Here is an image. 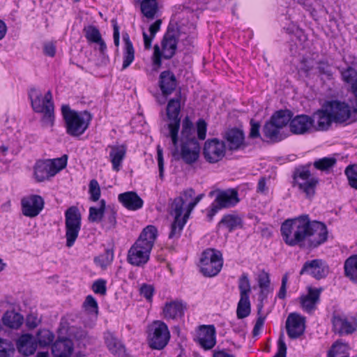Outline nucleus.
I'll list each match as a JSON object with an SVG mask.
<instances>
[{"mask_svg": "<svg viewBox=\"0 0 357 357\" xmlns=\"http://www.w3.org/2000/svg\"><path fill=\"white\" fill-rule=\"evenodd\" d=\"M280 231L284 241L290 246L317 248L328 238L326 225L319 221H311L307 215L285 220Z\"/></svg>", "mask_w": 357, "mask_h": 357, "instance_id": "obj_1", "label": "nucleus"}, {"mask_svg": "<svg viewBox=\"0 0 357 357\" xmlns=\"http://www.w3.org/2000/svg\"><path fill=\"white\" fill-rule=\"evenodd\" d=\"M164 136L170 140L169 149L176 160L181 159L188 165H192L198 160L200 146L195 135L193 123L188 116H186L182 122L180 146L178 145V125L172 126L170 132L164 133Z\"/></svg>", "mask_w": 357, "mask_h": 357, "instance_id": "obj_2", "label": "nucleus"}, {"mask_svg": "<svg viewBox=\"0 0 357 357\" xmlns=\"http://www.w3.org/2000/svg\"><path fill=\"white\" fill-rule=\"evenodd\" d=\"M157 235L158 230L155 226L145 227L128 252V263L135 266H144L149 260Z\"/></svg>", "mask_w": 357, "mask_h": 357, "instance_id": "obj_3", "label": "nucleus"}, {"mask_svg": "<svg viewBox=\"0 0 357 357\" xmlns=\"http://www.w3.org/2000/svg\"><path fill=\"white\" fill-rule=\"evenodd\" d=\"M29 96L34 112L43 114L41 118L43 126L52 127L54 121V107L51 91H48L45 96H43L39 90L31 89Z\"/></svg>", "mask_w": 357, "mask_h": 357, "instance_id": "obj_4", "label": "nucleus"}, {"mask_svg": "<svg viewBox=\"0 0 357 357\" xmlns=\"http://www.w3.org/2000/svg\"><path fill=\"white\" fill-rule=\"evenodd\" d=\"M61 112L65 120L66 132L73 137L83 134L92 119V116L89 112H76L71 109L68 105H63Z\"/></svg>", "mask_w": 357, "mask_h": 357, "instance_id": "obj_5", "label": "nucleus"}, {"mask_svg": "<svg viewBox=\"0 0 357 357\" xmlns=\"http://www.w3.org/2000/svg\"><path fill=\"white\" fill-rule=\"evenodd\" d=\"M68 155L61 158L38 160L33 167L34 177L38 182H43L54 176L66 167Z\"/></svg>", "mask_w": 357, "mask_h": 357, "instance_id": "obj_6", "label": "nucleus"}, {"mask_svg": "<svg viewBox=\"0 0 357 357\" xmlns=\"http://www.w3.org/2000/svg\"><path fill=\"white\" fill-rule=\"evenodd\" d=\"M209 195L215 197L207 213V218L210 221L220 210L233 207L240 201L238 192L236 189L217 190L211 191Z\"/></svg>", "mask_w": 357, "mask_h": 357, "instance_id": "obj_7", "label": "nucleus"}, {"mask_svg": "<svg viewBox=\"0 0 357 357\" xmlns=\"http://www.w3.org/2000/svg\"><path fill=\"white\" fill-rule=\"evenodd\" d=\"M200 270L206 277H213L221 271L223 259L220 251L208 249L202 252L200 259Z\"/></svg>", "mask_w": 357, "mask_h": 357, "instance_id": "obj_8", "label": "nucleus"}, {"mask_svg": "<svg viewBox=\"0 0 357 357\" xmlns=\"http://www.w3.org/2000/svg\"><path fill=\"white\" fill-rule=\"evenodd\" d=\"M294 185L298 186L299 190L304 193L307 198L314 196L315 188L318 184L317 178L312 176L306 167L297 168L294 174Z\"/></svg>", "mask_w": 357, "mask_h": 357, "instance_id": "obj_9", "label": "nucleus"}, {"mask_svg": "<svg viewBox=\"0 0 357 357\" xmlns=\"http://www.w3.org/2000/svg\"><path fill=\"white\" fill-rule=\"evenodd\" d=\"M66 246L72 247L81 229V214L76 206H71L65 213Z\"/></svg>", "mask_w": 357, "mask_h": 357, "instance_id": "obj_10", "label": "nucleus"}, {"mask_svg": "<svg viewBox=\"0 0 357 357\" xmlns=\"http://www.w3.org/2000/svg\"><path fill=\"white\" fill-rule=\"evenodd\" d=\"M169 331L163 321H155L149 326V344L152 349H163L169 342Z\"/></svg>", "mask_w": 357, "mask_h": 357, "instance_id": "obj_11", "label": "nucleus"}, {"mask_svg": "<svg viewBox=\"0 0 357 357\" xmlns=\"http://www.w3.org/2000/svg\"><path fill=\"white\" fill-rule=\"evenodd\" d=\"M177 48V39L173 33H166L162 40V51L158 45L154 46L152 56L153 64L156 67L161 66V58L170 59L174 56Z\"/></svg>", "mask_w": 357, "mask_h": 357, "instance_id": "obj_12", "label": "nucleus"}, {"mask_svg": "<svg viewBox=\"0 0 357 357\" xmlns=\"http://www.w3.org/2000/svg\"><path fill=\"white\" fill-rule=\"evenodd\" d=\"M329 110L335 123H344L357 114V107L352 99L348 102L333 100L330 102Z\"/></svg>", "mask_w": 357, "mask_h": 357, "instance_id": "obj_13", "label": "nucleus"}, {"mask_svg": "<svg viewBox=\"0 0 357 357\" xmlns=\"http://www.w3.org/2000/svg\"><path fill=\"white\" fill-rule=\"evenodd\" d=\"M331 322L333 331L340 336L351 335L357 330V321L342 313H333Z\"/></svg>", "mask_w": 357, "mask_h": 357, "instance_id": "obj_14", "label": "nucleus"}, {"mask_svg": "<svg viewBox=\"0 0 357 357\" xmlns=\"http://www.w3.org/2000/svg\"><path fill=\"white\" fill-rule=\"evenodd\" d=\"M203 153L208 162H217L225 155V144L217 139H208L204 144Z\"/></svg>", "mask_w": 357, "mask_h": 357, "instance_id": "obj_15", "label": "nucleus"}, {"mask_svg": "<svg viewBox=\"0 0 357 357\" xmlns=\"http://www.w3.org/2000/svg\"><path fill=\"white\" fill-rule=\"evenodd\" d=\"M22 214L26 217L37 216L44 207V201L39 195H30L21 200Z\"/></svg>", "mask_w": 357, "mask_h": 357, "instance_id": "obj_16", "label": "nucleus"}, {"mask_svg": "<svg viewBox=\"0 0 357 357\" xmlns=\"http://www.w3.org/2000/svg\"><path fill=\"white\" fill-rule=\"evenodd\" d=\"M328 273V266L319 259L306 261L300 271L301 275L309 274L316 279L325 278Z\"/></svg>", "mask_w": 357, "mask_h": 357, "instance_id": "obj_17", "label": "nucleus"}, {"mask_svg": "<svg viewBox=\"0 0 357 357\" xmlns=\"http://www.w3.org/2000/svg\"><path fill=\"white\" fill-rule=\"evenodd\" d=\"M286 328L290 338L299 337L305 331V319L297 313H291L286 321Z\"/></svg>", "mask_w": 357, "mask_h": 357, "instance_id": "obj_18", "label": "nucleus"}, {"mask_svg": "<svg viewBox=\"0 0 357 357\" xmlns=\"http://www.w3.org/2000/svg\"><path fill=\"white\" fill-rule=\"evenodd\" d=\"M321 291V288H312L310 287L307 288V294L299 298L301 306L303 311L311 314L317 309V305L320 301Z\"/></svg>", "mask_w": 357, "mask_h": 357, "instance_id": "obj_19", "label": "nucleus"}, {"mask_svg": "<svg viewBox=\"0 0 357 357\" xmlns=\"http://www.w3.org/2000/svg\"><path fill=\"white\" fill-rule=\"evenodd\" d=\"M290 130L296 135H303L314 128L313 119L305 114L297 115L289 123Z\"/></svg>", "mask_w": 357, "mask_h": 357, "instance_id": "obj_20", "label": "nucleus"}, {"mask_svg": "<svg viewBox=\"0 0 357 357\" xmlns=\"http://www.w3.org/2000/svg\"><path fill=\"white\" fill-rule=\"evenodd\" d=\"M181 110V92L176 97L169 100L167 106V115L171 122L168 124V131L170 132L172 126L178 125V131L180 128L181 119L178 117Z\"/></svg>", "mask_w": 357, "mask_h": 357, "instance_id": "obj_21", "label": "nucleus"}, {"mask_svg": "<svg viewBox=\"0 0 357 357\" xmlns=\"http://www.w3.org/2000/svg\"><path fill=\"white\" fill-rule=\"evenodd\" d=\"M197 342L206 350L212 349L216 343L215 329L214 326H201L197 337Z\"/></svg>", "mask_w": 357, "mask_h": 357, "instance_id": "obj_22", "label": "nucleus"}, {"mask_svg": "<svg viewBox=\"0 0 357 357\" xmlns=\"http://www.w3.org/2000/svg\"><path fill=\"white\" fill-rule=\"evenodd\" d=\"M105 343L109 351L116 357H130L127 353L125 346L121 341L110 331L104 333Z\"/></svg>", "mask_w": 357, "mask_h": 357, "instance_id": "obj_23", "label": "nucleus"}, {"mask_svg": "<svg viewBox=\"0 0 357 357\" xmlns=\"http://www.w3.org/2000/svg\"><path fill=\"white\" fill-rule=\"evenodd\" d=\"M186 309L185 303L182 301L175 300L167 302L162 312L165 319H177L183 317Z\"/></svg>", "mask_w": 357, "mask_h": 357, "instance_id": "obj_24", "label": "nucleus"}, {"mask_svg": "<svg viewBox=\"0 0 357 357\" xmlns=\"http://www.w3.org/2000/svg\"><path fill=\"white\" fill-rule=\"evenodd\" d=\"M118 200L125 208L130 211H137L141 208L144 204L141 197L133 191L119 194Z\"/></svg>", "mask_w": 357, "mask_h": 357, "instance_id": "obj_25", "label": "nucleus"}, {"mask_svg": "<svg viewBox=\"0 0 357 357\" xmlns=\"http://www.w3.org/2000/svg\"><path fill=\"white\" fill-rule=\"evenodd\" d=\"M316 130L326 131L331 126L333 118L330 110H318L311 117Z\"/></svg>", "mask_w": 357, "mask_h": 357, "instance_id": "obj_26", "label": "nucleus"}, {"mask_svg": "<svg viewBox=\"0 0 357 357\" xmlns=\"http://www.w3.org/2000/svg\"><path fill=\"white\" fill-rule=\"evenodd\" d=\"M108 148L110 149L109 157L112 165V169L119 172L126 157V146L124 144L109 145Z\"/></svg>", "mask_w": 357, "mask_h": 357, "instance_id": "obj_27", "label": "nucleus"}, {"mask_svg": "<svg viewBox=\"0 0 357 357\" xmlns=\"http://www.w3.org/2000/svg\"><path fill=\"white\" fill-rule=\"evenodd\" d=\"M18 351L24 356L34 354L37 349V342L30 334L22 335L17 341Z\"/></svg>", "mask_w": 357, "mask_h": 357, "instance_id": "obj_28", "label": "nucleus"}, {"mask_svg": "<svg viewBox=\"0 0 357 357\" xmlns=\"http://www.w3.org/2000/svg\"><path fill=\"white\" fill-rule=\"evenodd\" d=\"M123 64L122 70L128 68L135 59V49L128 33H123Z\"/></svg>", "mask_w": 357, "mask_h": 357, "instance_id": "obj_29", "label": "nucleus"}, {"mask_svg": "<svg viewBox=\"0 0 357 357\" xmlns=\"http://www.w3.org/2000/svg\"><path fill=\"white\" fill-rule=\"evenodd\" d=\"M342 80L350 86V91L354 96L352 99L357 107V70L351 67H347L341 70Z\"/></svg>", "mask_w": 357, "mask_h": 357, "instance_id": "obj_30", "label": "nucleus"}, {"mask_svg": "<svg viewBox=\"0 0 357 357\" xmlns=\"http://www.w3.org/2000/svg\"><path fill=\"white\" fill-rule=\"evenodd\" d=\"M225 137L230 150H237L243 146V132L236 128L229 130L226 132Z\"/></svg>", "mask_w": 357, "mask_h": 357, "instance_id": "obj_31", "label": "nucleus"}, {"mask_svg": "<svg viewBox=\"0 0 357 357\" xmlns=\"http://www.w3.org/2000/svg\"><path fill=\"white\" fill-rule=\"evenodd\" d=\"M160 86L164 94L172 93L176 86L174 75L169 71L162 72L160 75Z\"/></svg>", "mask_w": 357, "mask_h": 357, "instance_id": "obj_32", "label": "nucleus"}, {"mask_svg": "<svg viewBox=\"0 0 357 357\" xmlns=\"http://www.w3.org/2000/svg\"><path fill=\"white\" fill-rule=\"evenodd\" d=\"M2 322L8 328L17 329L22 325L24 317L14 310L6 311L2 317Z\"/></svg>", "mask_w": 357, "mask_h": 357, "instance_id": "obj_33", "label": "nucleus"}, {"mask_svg": "<svg viewBox=\"0 0 357 357\" xmlns=\"http://www.w3.org/2000/svg\"><path fill=\"white\" fill-rule=\"evenodd\" d=\"M344 271L347 278L357 284V255H353L345 260Z\"/></svg>", "mask_w": 357, "mask_h": 357, "instance_id": "obj_34", "label": "nucleus"}, {"mask_svg": "<svg viewBox=\"0 0 357 357\" xmlns=\"http://www.w3.org/2000/svg\"><path fill=\"white\" fill-rule=\"evenodd\" d=\"M72 343L70 340H59L52 347V353L56 357H67L73 352Z\"/></svg>", "mask_w": 357, "mask_h": 357, "instance_id": "obj_35", "label": "nucleus"}, {"mask_svg": "<svg viewBox=\"0 0 357 357\" xmlns=\"http://www.w3.org/2000/svg\"><path fill=\"white\" fill-rule=\"evenodd\" d=\"M350 347L348 343L341 340L335 341L328 351V357H342L349 355Z\"/></svg>", "mask_w": 357, "mask_h": 357, "instance_id": "obj_36", "label": "nucleus"}, {"mask_svg": "<svg viewBox=\"0 0 357 357\" xmlns=\"http://www.w3.org/2000/svg\"><path fill=\"white\" fill-rule=\"evenodd\" d=\"M218 225L224 226L231 232L242 227V219L236 214H227L222 217Z\"/></svg>", "mask_w": 357, "mask_h": 357, "instance_id": "obj_37", "label": "nucleus"}, {"mask_svg": "<svg viewBox=\"0 0 357 357\" xmlns=\"http://www.w3.org/2000/svg\"><path fill=\"white\" fill-rule=\"evenodd\" d=\"M184 200L183 196H179L174 199L170 205L169 213L174 216V220H182L184 211Z\"/></svg>", "mask_w": 357, "mask_h": 357, "instance_id": "obj_38", "label": "nucleus"}, {"mask_svg": "<svg viewBox=\"0 0 357 357\" xmlns=\"http://www.w3.org/2000/svg\"><path fill=\"white\" fill-rule=\"evenodd\" d=\"M141 11L148 19H153L158 13V6L156 0H143L141 3Z\"/></svg>", "mask_w": 357, "mask_h": 357, "instance_id": "obj_39", "label": "nucleus"}, {"mask_svg": "<svg viewBox=\"0 0 357 357\" xmlns=\"http://www.w3.org/2000/svg\"><path fill=\"white\" fill-rule=\"evenodd\" d=\"M291 119V112L289 110H280L271 116V121L281 129L288 123H290Z\"/></svg>", "mask_w": 357, "mask_h": 357, "instance_id": "obj_40", "label": "nucleus"}, {"mask_svg": "<svg viewBox=\"0 0 357 357\" xmlns=\"http://www.w3.org/2000/svg\"><path fill=\"white\" fill-rule=\"evenodd\" d=\"M189 215L185 213L182 220H174L171 225V231L169 234V239H177L180 237L181 231L185 225Z\"/></svg>", "mask_w": 357, "mask_h": 357, "instance_id": "obj_41", "label": "nucleus"}, {"mask_svg": "<svg viewBox=\"0 0 357 357\" xmlns=\"http://www.w3.org/2000/svg\"><path fill=\"white\" fill-rule=\"evenodd\" d=\"M280 128L270 120L269 122L266 123L264 125L263 132L267 138L277 142L282 139V137L280 135Z\"/></svg>", "mask_w": 357, "mask_h": 357, "instance_id": "obj_42", "label": "nucleus"}, {"mask_svg": "<svg viewBox=\"0 0 357 357\" xmlns=\"http://www.w3.org/2000/svg\"><path fill=\"white\" fill-rule=\"evenodd\" d=\"M250 302L249 296H240L236 314L238 319L247 317L250 314Z\"/></svg>", "mask_w": 357, "mask_h": 357, "instance_id": "obj_43", "label": "nucleus"}, {"mask_svg": "<svg viewBox=\"0 0 357 357\" xmlns=\"http://www.w3.org/2000/svg\"><path fill=\"white\" fill-rule=\"evenodd\" d=\"M105 210V201L102 199L99 208L91 206L89 208V220L92 222H100L104 216Z\"/></svg>", "mask_w": 357, "mask_h": 357, "instance_id": "obj_44", "label": "nucleus"}, {"mask_svg": "<svg viewBox=\"0 0 357 357\" xmlns=\"http://www.w3.org/2000/svg\"><path fill=\"white\" fill-rule=\"evenodd\" d=\"M15 347L11 341L1 338L0 340V357H13Z\"/></svg>", "mask_w": 357, "mask_h": 357, "instance_id": "obj_45", "label": "nucleus"}, {"mask_svg": "<svg viewBox=\"0 0 357 357\" xmlns=\"http://www.w3.org/2000/svg\"><path fill=\"white\" fill-rule=\"evenodd\" d=\"M238 289L240 291V296H249L251 292V286L246 273L242 274L239 278Z\"/></svg>", "mask_w": 357, "mask_h": 357, "instance_id": "obj_46", "label": "nucleus"}, {"mask_svg": "<svg viewBox=\"0 0 357 357\" xmlns=\"http://www.w3.org/2000/svg\"><path fill=\"white\" fill-rule=\"evenodd\" d=\"M349 185L357 190V165H349L344 171Z\"/></svg>", "mask_w": 357, "mask_h": 357, "instance_id": "obj_47", "label": "nucleus"}, {"mask_svg": "<svg viewBox=\"0 0 357 357\" xmlns=\"http://www.w3.org/2000/svg\"><path fill=\"white\" fill-rule=\"evenodd\" d=\"M84 31L85 33V37L90 42L96 43L102 38L99 30L94 26L85 27Z\"/></svg>", "mask_w": 357, "mask_h": 357, "instance_id": "obj_48", "label": "nucleus"}, {"mask_svg": "<svg viewBox=\"0 0 357 357\" xmlns=\"http://www.w3.org/2000/svg\"><path fill=\"white\" fill-rule=\"evenodd\" d=\"M114 259V253L110 250H106L102 255L95 258V261L101 267L105 268L112 263Z\"/></svg>", "mask_w": 357, "mask_h": 357, "instance_id": "obj_49", "label": "nucleus"}, {"mask_svg": "<svg viewBox=\"0 0 357 357\" xmlns=\"http://www.w3.org/2000/svg\"><path fill=\"white\" fill-rule=\"evenodd\" d=\"M336 160L334 158H323L314 162V166L316 169L320 170H327L334 166Z\"/></svg>", "mask_w": 357, "mask_h": 357, "instance_id": "obj_50", "label": "nucleus"}, {"mask_svg": "<svg viewBox=\"0 0 357 357\" xmlns=\"http://www.w3.org/2000/svg\"><path fill=\"white\" fill-rule=\"evenodd\" d=\"M89 192L90 194V199L96 202L100 197V188L98 182L93 179L90 181Z\"/></svg>", "mask_w": 357, "mask_h": 357, "instance_id": "obj_51", "label": "nucleus"}, {"mask_svg": "<svg viewBox=\"0 0 357 357\" xmlns=\"http://www.w3.org/2000/svg\"><path fill=\"white\" fill-rule=\"evenodd\" d=\"M86 310L96 316L98 314V303L92 296H88L84 302Z\"/></svg>", "mask_w": 357, "mask_h": 357, "instance_id": "obj_52", "label": "nucleus"}, {"mask_svg": "<svg viewBox=\"0 0 357 357\" xmlns=\"http://www.w3.org/2000/svg\"><path fill=\"white\" fill-rule=\"evenodd\" d=\"M116 224V213L113 210H110L107 212V215L105 217L102 225L107 229H110L114 228Z\"/></svg>", "mask_w": 357, "mask_h": 357, "instance_id": "obj_53", "label": "nucleus"}, {"mask_svg": "<svg viewBox=\"0 0 357 357\" xmlns=\"http://www.w3.org/2000/svg\"><path fill=\"white\" fill-rule=\"evenodd\" d=\"M287 346L284 342V334H280L278 341V351L273 357H286Z\"/></svg>", "mask_w": 357, "mask_h": 357, "instance_id": "obj_54", "label": "nucleus"}, {"mask_svg": "<svg viewBox=\"0 0 357 357\" xmlns=\"http://www.w3.org/2000/svg\"><path fill=\"white\" fill-rule=\"evenodd\" d=\"M38 338L39 344L42 346H47L50 344L54 339V335L52 333L47 331L40 333Z\"/></svg>", "mask_w": 357, "mask_h": 357, "instance_id": "obj_55", "label": "nucleus"}, {"mask_svg": "<svg viewBox=\"0 0 357 357\" xmlns=\"http://www.w3.org/2000/svg\"><path fill=\"white\" fill-rule=\"evenodd\" d=\"M317 70L321 75H326L328 78H331L332 76V72L331 66L327 62L319 61L317 63Z\"/></svg>", "mask_w": 357, "mask_h": 357, "instance_id": "obj_56", "label": "nucleus"}, {"mask_svg": "<svg viewBox=\"0 0 357 357\" xmlns=\"http://www.w3.org/2000/svg\"><path fill=\"white\" fill-rule=\"evenodd\" d=\"M206 123L203 119H199L197 123V136L199 139H204L206 135Z\"/></svg>", "mask_w": 357, "mask_h": 357, "instance_id": "obj_57", "label": "nucleus"}, {"mask_svg": "<svg viewBox=\"0 0 357 357\" xmlns=\"http://www.w3.org/2000/svg\"><path fill=\"white\" fill-rule=\"evenodd\" d=\"M289 280V274L284 273L282 278L281 287L278 294V297L280 299H284L287 293V285Z\"/></svg>", "mask_w": 357, "mask_h": 357, "instance_id": "obj_58", "label": "nucleus"}, {"mask_svg": "<svg viewBox=\"0 0 357 357\" xmlns=\"http://www.w3.org/2000/svg\"><path fill=\"white\" fill-rule=\"evenodd\" d=\"M93 290L96 294L105 295L106 294V282L103 280H98L93 284Z\"/></svg>", "mask_w": 357, "mask_h": 357, "instance_id": "obj_59", "label": "nucleus"}, {"mask_svg": "<svg viewBox=\"0 0 357 357\" xmlns=\"http://www.w3.org/2000/svg\"><path fill=\"white\" fill-rule=\"evenodd\" d=\"M157 159L160 172V177L162 178L163 176L164 172V160L162 149L159 145L157 146Z\"/></svg>", "mask_w": 357, "mask_h": 357, "instance_id": "obj_60", "label": "nucleus"}, {"mask_svg": "<svg viewBox=\"0 0 357 357\" xmlns=\"http://www.w3.org/2000/svg\"><path fill=\"white\" fill-rule=\"evenodd\" d=\"M140 294L146 298L148 301H151L153 294V288L151 285L143 284L140 287Z\"/></svg>", "mask_w": 357, "mask_h": 357, "instance_id": "obj_61", "label": "nucleus"}, {"mask_svg": "<svg viewBox=\"0 0 357 357\" xmlns=\"http://www.w3.org/2000/svg\"><path fill=\"white\" fill-rule=\"evenodd\" d=\"M271 283L268 273L262 272L258 277V284L259 287H269Z\"/></svg>", "mask_w": 357, "mask_h": 357, "instance_id": "obj_62", "label": "nucleus"}, {"mask_svg": "<svg viewBox=\"0 0 357 357\" xmlns=\"http://www.w3.org/2000/svg\"><path fill=\"white\" fill-rule=\"evenodd\" d=\"M267 178L266 177H261L259 178L258 183H257V192L258 193H261L263 195H267L268 192V187L266 185Z\"/></svg>", "mask_w": 357, "mask_h": 357, "instance_id": "obj_63", "label": "nucleus"}, {"mask_svg": "<svg viewBox=\"0 0 357 357\" xmlns=\"http://www.w3.org/2000/svg\"><path fill=\"white\" fill-rule=\"evenodd\" d=\"M264 321L265 316L260 315L258 317L252 331V334L254 336H257L260 333V331L264 326Z\"/></svg>", "mask_w": 357, "mask_h": 357, "instance_id": "obj_64", "label": "nucleus"}]
</instances>
